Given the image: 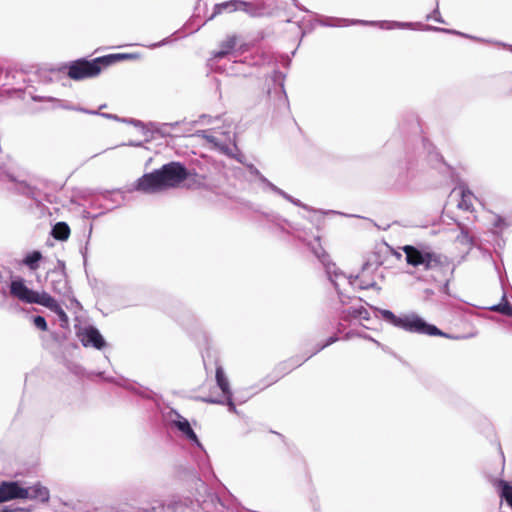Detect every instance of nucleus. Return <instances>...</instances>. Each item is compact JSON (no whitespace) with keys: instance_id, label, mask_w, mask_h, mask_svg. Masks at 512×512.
<instances>
[{"instance_id":"nucleus-1","label":"nucleus","mask_w":512,"mask_h":512,"mask_svg":"<svg viewBox=\"0 0 512 512\" xmlns=\"http://www.w3.org/2000/svg\"><path fill=\"white\" fill-rule=\"evenodd\" d=\"M187 169L180 162H169L160 169L141 176L134 184V190L155 194L177 187L188 178Z\"/></svg>"},{"instance_id":"nucleus-2","label":"nucleus","mask_w":512,"mask_h":512,"mask_svg":"<svg viewBox=\"0 0 512 512\" xmlns=\"http://www.w3.org/2000/svg\"><path fill=\"white\" fill-rule=\"evenodd\" d=\"M374 309L381 315L383 320L390 323L394 327H397L409 333L428 336H440L455 340L465 338L464 336H453L441 331L435 325L426 322L422 317H420L418 314L414 312L397 316L390 310L379 308Z\"/></svg>"},{"instance_id":"nucleus-3","label":"nucleus","mask_w":512,"mask_h":512,"mask_svg":"<svg viewBox=\"0 0 512 512\" xmlns=\"http://www.w3.org/2000/svg\"><path fill=\"white\" fill-rule=\"evenodd\" d=\"M127 54H111L98 57L93 60L78 59L70 62L67 66V75L75 81L94 78L100 74L102 69L113 64L118 59L128 58Z\"/></svg>"},{"instance_id":"nucleus-4","label":"nucleus","mask_w":512,"mask_h":512,"mask_svg":"<svg viewBox=\"0 0 512 512\" xmlns=\"http://www.w3.org/2000/svg\"><path fill=\"white\" fill-rule=\"evenodd\" d=\"M403 250L407 263L412 266H422L425 270H452L451 263L446 256L422 251L413 246H405Z\"/></svg>"},{"instance_id":"nucleus-5","label":"nucleus","mask_w":512,"mask_h":512,"mask_svg":"<svg viewBox=\"0 0 512 512\" xmlns=\"http://www.w3.org/2000/svg\"><path fill=\"white\" fill-rule=\"evenodd\" d=\"M311 250L313 254L320 260L323 264L325 272L327 274L328 279L333 284L335 290L338 293V297L341 303H345L343 299V295L340 292L341 281L347 282L346 274L340 271L335 263H332L329 259V255L325 252L323 247L321 246L319 239H315V242L311 244Z\"/></svg>"},{"instance_id":"nucleus-6","label":"nucleus","mask_w":512,"mask_h":512,"mask_svg":"<svg viewBox=\"0 0 512 512\" xmlns=\"http://www.w3.org/2000/svg\"><path fill=\"white\" fill-rule=\"evenodd\" d=\"M347 282H342L341 281V286H340V292L343 293L341 291L342 288H345L346 286H352V287H355V288H359V289H369V288H374L376 287V281L374 279V277H371L368 273V269L367 268H364L362 270V272L353 277V276H347ZM343 295V299L345 300V303H342L343 305L347 304V300L349 299V297L345 296L344 294Z\"/></svg>"},{"instance_id":"nucleus-7","label":"nucleus","mask_w":512,"mask_h":512,"mask_svg":"<svg viewBox=\"0 0 512 512\" xmlns=\"http://www.w3.org/2000/svg\"><path fill=\"white\" fill-rule=\"evenodd\" d=\"M79 337L81 343L85 347L91 346L93 348L101 350L106 346V342L103 336L101 335L99 330L93 326L83 328L79 333Z\"/></svg>"},{"instance_id":"nucleus-8","label":"nucleus","mask_w":512,"mask_h":512,"mask_svg":"<svg viewBox=\"0 0 512 512\" xmlns=\"http://www.w3.org/2000/svg\"><path fill=\"white\" fill-rule=\"evenodd\" d=\"M245 11L250 15H253V7L250 3L242 1V0H229L222 3L215 4L214 10L210 19L214 18L216 15H219L223 12H234V11Z\"/></svg>"},{"instance_id":"nucleus-9","label":"nucleus","mask_w":512,"mask_h":512,"mask_svg":"<svg viewBox=\"0 0 512 512\" xmlns=\"http://www.w3.org/2000/svg\"><path fill=\"white\" fill-rule=\"evenodd\" d=\"M32 98L35 101L47 100V101H50V102H56L57 103V107H60V108L66 109V110H74V111H79V112L86 113V114H91V115H101V116H103L105 118H108V119L119 120V118L116 115L107 114V113L99 114L98 111L89 110V109H86V108L75 106V105L71 104L68 101L59 100V99H56V98H53V97L33 96Z\"/></svg>"},{"instance_id":"nucleus-10","label":"nucleus","mask_w":512,"mask_h":512,"mask_svg":"<svg viewBox=\"0 0 512 512\" xmlns=\"http://www.w3.org/2000/svg\"><path fill=\"white\" fill-rule=\"evenodd\" d=\"M10 293L13 297L25 303L32 304L33 301H36L34 297L36 296L37 292L29 289L22 279L14 280L11 282Z\"/></svg>"},{"instance_id":"nucleus-11","label":"nucleus","mask_w":512,"mask_h":512,"mask_svg":"<svg viewBox=\"0 0 512 512\" xmlns=\"http://www.w3.org/2000/svg\"><path fill=\"white\" fill-rule=\"evenodd\" d=\"M26 495L24 488L17 482L4 481L0 483V503L13 499H22Z\"/></svg>"},{"instance_id":"nucleus-12","label":"nucleus","mask_w":512,"mask_h":512,"mask_svg":"<svg viewBox=\"0 0 512 512\" xmlns=\"http://www.w3.org/2000/svg\"><path fill=\"white\" fill-rule=\"evenodd\" d=\"M215 378H216L218 387L221 389L223 395L227 399V405L229 407V410L232 412H235L236 407L232 400V391L230 389V383H229V380H228V378L224 372V369L221 365L216 366Z\"/></svg>"},{"instance_id":"nucleus-13","label":"nucleus","mask_w":512,"mask_h":512,"mask_svg":"<svg viewBox=\"0 0 512 512\" xmlns=\"http://www.w3.org/2000/svg\"><path fill=\"white\" fill-rule=\"evenodd\" d=\"M237 45V38L235 36H229L220 44V49L214 52L213 57L209 59V65L211 68H216V62L222 58L229 56Z\"/></svg>"},{"instance_id":"nucleus-14","label":"nucleus","mask_w":512,"mask_h":512,"mask_svg":"<svg viewBox=\"0 0 512 512\" xmlns=\"http://www.w3.org/2000/svg\"><path fill=\"white\" fill-rule=\"evenodd\" d=\"M173 424L177 427V429L182 433V435L186 439H188L189 441L194 443L200 449H203L202 444L200 443L197 435L191 428V425L186 418H184L180 414L176 413V419L173 420Z\"/></svg>"},{"instance_id":"nucleus-15","label":"nucleus","mask_w":512,"mask_h":512,"mask_svg":"<svg viewBox=\"0 0 512 512\" xmlns=\"http://www.w3.org/2000/svg\"><path fill=\"white\" fill-rule=\"evenodd\" d=\"M24 493H26V495H24L22 499H34L45 503L48 502L50 498L48 488L40 484L33 485L29 488H24Z\"/></svg>"},{"instance_id":"nucleus-16","label":"nucleus","mask_w":512,"mask_h":512,"mask_svg":"<svg viewBox=\"0 0 512 512\" xmlns=\"http://www.w3.org/2000/svg\"><path fill=\"white\" fill-rule=\"evenodd\" d=\"M203 133V137L206 138L208 142L219 147L222 151L226 153L229 150L228 144H231L234 141V137L231 136L230 133H227L225 142H222L216 135L208 133L207 131H204Z\"/></svg>"},{"instance_id":"nucleus-17","label":"nucleus","mask_w":512,"mask_h":512,"mask_svg":"<svg viewBox=\"0 0 512 512\" xmlns=\"http://www.w3.org/2000/svg\"><path fill=\"white\" fill-rule=\"evenodd\" d=\"M52 236L57 240H67L70 235V228L65 222H58L52 228Z\"/></svg>"},{"instance_id":"nucleus-18","label":"nucleus","mask_w":512,"mask_h":512,"mask_svg":"<svg viewBox=\"0 0 512 512\" xmlns=\"http://www.w3.org/2000/svg\"><path fill=\"white\" fill-rule=\"evenodd\" d=\"M36 301H33L35 304L43 305L50 310H53L54 308H58V302L48 293H36V296L34 297Z\"/></svg>"},{"instance_id":"nucleus-19","label":"nucleus","mask_w":512,"mask_h":512,"mask_svg":"<svg viewBox=\"0 0 512 512\" xmlns=\"http://www.w3.org/2000/svg\"><path fill=\"white\" fill-rule=\"evenodd\" d=\"M502 301L499 304L489 307L490 311L500 313L505 316L512 317V305L507 301L506 294L502 296Z\"/></svg>"},{"instance_id":"nucleus-20","label":"nucleus","mask_w":512,"mask_h":512,"mask_svg":"<svg viewBox=\"0 0 512 512\" xmlns=\"http://www.w3.org/2000/svg\"><path fill=\"white\" fill-rule=\"evenodd\" d=\"M42 259L40 251H33L28 253L23 259V264L26 265L30 270L34 271L39 268V261Z\"/></svg>"},{"instance_id":"nucleus-21","label":"nucleus","mask_w":512,"mask_h":512,"mask_svg":"<svg viewBox=\"0 0 512 512\" xmlns=\"http://www.w3.org/2000/svg\"><path fill=\"white\" fill-rule=\"evenodd\" d=\"M472 198H473V194L469 190L462 189L461 190V200L458 203V207L460 209L469 211L472 208Z\"/></svg>"},{"instance_id":"nucleus-22","label":"nucleus","mask_w":512,"mask_h":512,"mask_svg":"<svg viewBox=\"0 0 512 512\" xmlns=\"http://www.w3.org/2000/svg\"><path fill=\"white\" fill-rule=\"evenodd\" d=\"M381 28L383 29H395V28H412L414 23L411 22H397V21H383L380 23Z\"/></svg>"},{"instance_id":"nucleus-23","label":"nucleus","mask_w":512,"mask_h":512,"mask_svg":"<svg viewBox=\"0 0 512 512\" xmlns=\"http://www.w3.org/2000/svg\"><path fill=\"white\" fill-rule=\"evenodd\" d=\"M358 307L350 306L346 309H343L340 314V319L343 321H349L351 319H357Z\"/></svg>"},{"instance_id":"nucleus-24","label":"nucleus","mask_w":512,"mask_h":512,"mask_svg":"<svg viewBox=\"0 0 512 512\" xmlns=\"http://www.w3.org/2000/svg\"><path fill=\"white\" fill-rule=\"evenodd\" d=\"M501 497L504 498L509 506H512V486L504 483L501 490Z\"/></svg>"},{"instance_id":"nucleus-25","label":"nucleus","mask_w":512,"mask_h":512,"mask_svg":"<svg viewBox=\"0 0 512 512\" xmlns=\"http://www.w3.org/2000/svg\"><path fill=\"white\" fill-rule=\"evenodd\" d=\"M426 19H427V20H431V19H433V20H435V21H436V22H438V23H444V20H443V18H442V17H441V15H440V11H439V3H438V1L436 2V7H435V9L432 11V13H430V14H428V15L426 16Z\"/></svg>"},{"instance_id":"nucleus-26","label":"nucleus","mask_w":512,"mask_h":512,"mask_svg":"<svg viewBox=\"0 0 512 512\" xmlns=\"http://www.w3.org/2000/svg\"><path fill=\"white\" fill-rule=\"evenodd\" d=\"M33 324L34 326L39 329V330H42V331H46L47 330V322L45 320L44 317L42 316H34L33 317Z\"/></svg>"},{"instance_id":"nucleus-27","label":"nucleus","mask_w":512,"mask_h":512,"mask_svg":"<svg viewBox=\"0 0 512 512\" xmlns=\"http://www.w3.org/2000/svg\"><path fill=\"white\" fill-rule=\"evenodd\" d=\"M279 195L286 199L287 201L291 202L292 204L305 208V205L298 199L292 197L291 195L287 194L285 191L279 192Z\"/></svg>"},{"instance_id":"nucleus-28","label":"nucleus","mask_w":512,"mask_h":512,"mask_svg":"<svg viewBox=\"0 0 512 512\" xmlns=\"http://www.w3.org/2000/svg\"><path fill=\"white\" fill-rule=\"evenodd\" d=\"M457 240L462 244H471L472 238L469 236L468 232L461 228V233L458 235Z\"/></svg>"},{"instance_id":"nucleus-29","label":"nucleus","mask_w":512,"mask_h":512,"mask_svg":"<svg viewBox=\"0 0 512 512\" xmlns=\"http://www.w3.org/2000/svg\"><path fill=\"white\" fill-rule=\"evenodd\" d=\"M66 281L62 275H59V280L52 281V287L55 291L61 292L65 288Z\"/></svg>"},{"instance_id":"nucleus-30","label":"nucleus","mask_w":512,"mask_h":512,"mask_svg":"<svg viewBox=\"0 0 512 512\" xmlns=\"http://www.w3.org/2000/svg\"><path fill=\"white\" fill-rule=\"evenodd\" d=\"M425 30H433V31H439V32H444V33H450V34H457V35L465 36L464 34L458 32V31H455V30L439 28V27H433V26H425Z\"/></svg>"},{"instance_id":"nucleus-31","label":"nucleus","mask_w":512,"mask_h":512,"mask_svg":"<svg viewBox=\"0 0 512 512\" xmlns=\"http://www.w3.org/2000/svg\"><path fill=\"white\" fill-rule=\"evenodd\" d=\"M369 317H370V315H369L368 310L364 306H362V305L358 306L357 319H359V320H368Z\"/></svg>"},{"instance_id":"nucleus-32","label":"nucleus","mask_w":512,"mask_h":512,"mask_svg":"<svg viewBox=\"0 0 512 512\" xmlns=\"http://www.w3.org/2000/svg\"><path fill=\"white\" fill-rule=\"evenodd\" d=\"M506 225L507 224L502 217H500L498 215L495 216V219L493 222V226L495 229H499L501 231L504 227H506Z\"/></svg>"},{"instance_id":"nucleus-33","label":"nucleus","mask_w":512,"mask_h":512,"mask_svg":"<svg viewBox=\"0 0 512 512\" xmlns=\"http://www.w3.org/2000/svg\"><path fill=\"white\" fill-rule=\"evenodd\" d=\"M52 311L56 312L60 319L67 322L68 320V317L66 315V313L64 312V310L60 307V305L58 304V308H54Z\"/></svg>"},{"instance_id":"nucleus-34","label":"nucleus","mask_w":512,"mask_h":512,"mask_svg":"<svg viewBox=\"0 0 512 512\" xmlns=\"http://www.w3.org/2000/svg\"><path fill=\"white\" fill-rule=\"evenodd\" d=\"M338 340V337L337 336H331L327 341L326 343H324L323 345H321L315 353L319 352L320 350L324 349L325 347L331 345L332 343L336 342Z\"/></svg>"},{"instance_id":"nucleus-35","label":"nucleus","mask_w":512,"mask_h":512,"mask_svg":"<svg viewBox=\"0 0 512 512\" xmlns=\"http://www.w3.org/2000/svg\"><path fill=\"white\" fill-rule=\"evenodd\" d=\"M266 187H268L271 191L275 192L279 195V192H282L283 190L275 186L272 182L268 181L266 184Z\"/></svg>"},{"instance_id":"nucleus-36","label":"nucleus","mask_w":512,"mask_h":512,"mask_svg":"<svg viewBox=\"0 0 512 512\" xmlns=\"http://www.w3.org/2000/svg\"><path fill=\"white\" fill-rule=\"evenodd\" d=\"M309 357H310V356L306 357L304 360H301V361H300V360H297V361H294V360H293V361H292V364H291V365H289V369H288V371H290V370L294 369V368H295V367H297V366H300V365L302 364V362L306 361Z\"/></svg>"},{"instance_id":"nucleus-37","label":"nucleus","mask_w":512,"mask_h":512,"mask_svg":"<svg viewBox=\"0 0 512 512\" xmlns=\"http://www.w3.org/2000/svg\"><path fill=\"white\" fill-rule=\"evenodd\" d=\"M248 168L250 173L255 175L256 177H258V175L261 174V172L254 165H249Z\"/></svg>"},{"instance_id":"nucleus-38","label":"nucleus","mask_w":512,"mask_h":512,"mask_svg":"<svg viewBox=\"0 0 512 512\" xmlns=\"http://www.w3.org/2000/svg\"><path fill=\"white\" fill-rule=\"evenodd\" d=\"M124 122H127V123H130V124H133L134 126H142V122L139 121V120H135V119H129V120H123Z\"/></svg>"},{"instance_id":"nucleus-39","label":"nucleus","mask_w":512,"mask_h":512,"mask_svg":"<svg viewBox=\"0 0 512 512\" xmlns=\"http://www.w3.org/2000/svg\"><path fill=\"white\" fill-rule=\"evenodd\" d=\"M352 23L353 24L359 23V24H363V25H375L376 24V22H374V21H364V20H357V21H353Z\"/></svg>"},{"instance_id":"nucleus-40","label":"nucleus","mask_w":512,"mask_h":512,"mask_svg":"<svg viewBox=\"0 0 512 512\" xmlns=\"http://www.w3.org/2000/svg\"><path fill=\"white\" fill-rule=\"evenodd\" d=\"M259 181H261L264 185L267 184V182L269 181L264 175L262 174H259L258 177Z\"/></svg>"},{"instance_id":"nucleus-41","label":"nucleus","mask_w":512,"mask_h":512,"mask_svg":"<svg viewBox=\"0 0 512 512\" xmlns=\"http://www.w3.org/2000/svg\"><path fill=\"white\" fill-rule=\"evenodd\" d=\"M202 400L204 402H208V403H223L222 401H218V400L212 399V398H203Z\"/></svg>"},{"instance_id":"nucleus-42","label":"nucleus","mask_w":512,"mask_h":512,"mask_svg":"<svg viewBox=\"0 0 512 512\" xmlns=\"http://www.w3.org/2000/svg\"><path fill=\"white\" fill-rule=\"evenodd\" d=\"M27 194H28L30 197H32V198H34V199H36L35 191H34L33 189L29 188V189H28Z\"/></svg>"},{"instance_id":"nucleus-43","label":"nucleus","mask_w":512,"mask_h":512,"mask_svg":"<svg viewBox=\"0 0 512 512\" xmlns=\"http://www.w3.org/2000/svg\"><path fill=\"white\" fill-rule=\"evenodd\" d=\"M184 123H185V121H182V122H174V123H170V124H168V125H169L170 127L174 128V127H176V126H178V125H180V124H184Z\"/></svg>"},{"instance_id":"nucleus-44","label":"nucleus","mask_w":512,"mask_h":512,"mask_svg":"<svg viewBox=\"0 0 512 512\" xmlns=\"http://www.w3.org/2000/svg\"><path fill=\"white\" fill-rule=\"evenodd\" d=\"M343 327H344V325L341 322H338V324H337V331L338 332H342V328Z\"/></svg>"},{"instance_id":"nucleus-45","label":"nucleus","mask_w":512,"mask_h":512,"mask_svg":"<svg viewBox=\"0 0 512 512\" xmlns=\"http://www.w3.org/2000/svg\"><path fill=\"white\" fill-rule=\"evenodd\" d=\"M354 335H356V334H355V333H353V332H348V333L345 335V338H346V339H349V338L353 337Z\"/></svg>"},{"instance_id":"nucleus-46","label":"nucleus","mask_w":512,"mask_h":512,"mask_svg":"<svg viewBox=\"0 0 512 512\" xmlns=\"http://www.w3.org/2000/svg\"><path fill=\"white\" fill-rule=\"evenodd\" d=\"M16 509H8V508H4L1 510V512H15Z\"/></svg>"},{"instance_id":"nucleus-47","label":"nucleus","mask_w":512,"mask_h":512,"mask_svg":"<svg viewBox=\"0 0 512 512\" xmlns=\"http://www.w3.org/2000/svg\"><path fill=\"white\" fill-rule=\"evenodd\" d=\"M164 43H165V41H161V42H159V43H157V44H153V45H151V47H158V46L163 45Z\"/></svg>"},{"instance_id":"nucleus-48","label":"nucleus","mask_w":512,"mask_h":512,"mask_svg":"<svg viewBox=\"0 0 512 512\" xmlns=\"http://www.w3.org/2000/svg\"><path fill=\"white\" fill-rule=\"evenodd\" d=\"M206 118L210 120V117H209V116H207V115H205V114H202V115L200 116V120H202V119H206Z\"/></svg>"},{"instance_id":"nucleus-49","label":"nucleus","mask_w":512,"mask_h":512,"mask_svg":"<svg viewBox=\"0 0 512 512\" xmlns=\"http://www.w3.org/2000/svg\"><path fill=\"white\" fill-rule=\"evenodd\" d=\"M129 145H130V146H140V145H141V143H133V142H131V143H129Z\"/></svg>"},{"instance_id":"nucleus-50","label":"nucleus","mask_w":512,"mask_h":512,"mask_svg":"<svg viewBox=\"0 0 512 512\" xmlns=\"http://www.w3.org/2000/svg\"><path fill=\"white\" fill-rule=\"evenodd\" d=\"M279 377H280V376H278L277 378L273 379L270 383H268V384H267V386H268V385H270V384H271V383H273V382H277V380L279 379Z\"/></svg>"},{"instance_id":"nucleus-51","label":"nucleus","mask_w":512,"mask_h":512,"mask_svg":"<svg viewBox=\"0 0 512 512\" xmlns=\"http://www.w3.org/2000/svg\"><path fill=\"white\" fill-rule=\"evenodd\" d=\"M363 337L368 339V337H367V336H363ZM369 340H370V341H374V340H373V338H369Z\"/></svg>"},{"instance_id":"nucleus-52","label":"nucleus","mask_w":512,"mask_h":512,"mask_svg":"<svg viewBox=\"0 0 512 512\" xmlns=\"http://www.w3.org/2000/svg\"><path fill=\"white\" fill-rule=\"evenodd\" d=\"M510 507H511V509H512V506H510Z\"/></svg>"}]
</instances>
